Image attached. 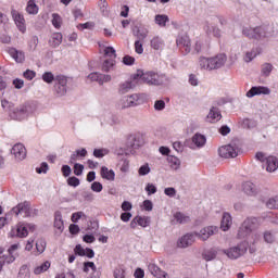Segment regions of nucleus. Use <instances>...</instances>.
<instances>
[{
  "mask_svg": "<svg viewBox=\"0 0 278 278\" xmlns=\"http://www.w3.org/2000/svg\"><path fill=\"white\" fill-rule=\"evenodd\" d=\"M193 233L195 235V239L198 238V240H201L202 242H207L208 238L218 233V226H205L200 230L193 231Z\"/></svg>",
  "mask_w": 278,
  "mask_h": 278,
  "instance_id": "nucleus-7",
  "label": "nucleus"
},
{
  "mask_svg": "<svg viewBox=\"0 0 278 278\" xmlns=\"http://www.w3.org/2000/svg\"><path fill=\"white\" fill-rule=\"evenodd\" d=\"M30 112L31 106L29 104L20 105L10 111V118L13 121H25Z\"/></svg>",
  "mask_w": 278,
  "mask_h": 278,
  "instance_id": "nucleus-5",
  "label": "nucleus"
},
{
  "mask_svg": "<svg viewBox=\"0 0 278 278\" xmlns=\"http://www.w3.org/2000/svg\"><path fill=\"white\" fill-rule=\"evenodd\" d=\"M223 118V114H220V110L216 106H212L206 115V123H218Z\"/></svg>",
  "mask_w": 278,
  "mask_h": 278,
  "instance_id": "nucleus-19",
  "label": "nucleus"
},
{
  "mask_svg": "<svg viewBox=\"0 0 278 278\" xmlns=\"http://www.w3.org/2000/svg\"><path fill=\"white\" fill-rule=\"evenodd\" d=\"M83 173H84V165L79 163L74 164V175L79 177L83 175Z\"/></svg>",
  "mask_w": 278,
  "mask_h": 278,
  "instance_id": "nucleus-61",
  "label": "nucleus"
},
{
  "mask_svg": "<svg viewBox=\"0 0 278 278\" xmlns=\"http://www.w3.org/2000/svg\"><path fill=\"white\" fill-rule=\"evenodd\" d=\"M217 255H218L217 249H214V248L206 249L202 252V260H204L205 262H214Z\"/></svg>",
  "mask_w": 278,
  "mask_h": 278,
  "instance_id": "nucleus-29",
  "label": "nucleus"
},
{
  "mask_svg": "<svg viewBox=\"0 0 278 278\" xmlns=\"http://www.w3.org/2000/svg\"><path fill=\"white\" fill-rule=\"evenodd\" d=\"M41 79L45 81V84H53L55 76L51 72H46L42 74Z\"/></svg>",
  "mask_w": 278,
  "mask_h": 278,
  "instance_id": "nucleus-49",
  "label": "nucleus"
},
{
  "mask_svg": "<svg viewBox=\"0 0 278 278\" xmlns=\"http://www.w3.org/2000/svg\"><path fill=\"white\" fill-rule=\"evenodd\" d=\"M34 231L36 226L31 224L20 223L15 227L11 228V231L8 233V238H27L29 236V230Z\"/></svg>",
  "mask_w": 278,
  "mask_h": 278,
  "instance_id": "nucleus-3",
  "label": "nucleus"
},
{
  "mask_svg": "<svg viewBox=\"0 0 278 278\" xmlns=\"http://www.w3.org/2000/svg\"><path fill=\"white\" fill-rule=\"evenodd\" d=\"M211 62H212V65H213V71H216L218 68H223V66L225 64H227V54L219 53L215 56H212Z\"/></svg>",
  "mask_w": 278,
  "mask_h": 278,
  "instance_id": "nucleus-18",
  "label": "nucleus"
},
{
  "mask_svg": "<svg viewBox=\"0 0 278 278\" xmlns=\"http://www.w3.org/2000/svg\"><path fill=\"white\" fill-rule=\"evenodd\" d=\"M62 34L61 33H54L50 40H49V45L50 47H53L54 49H56V47H60L62 45Z\"/></svg>",
  "mask_w": 278,
  "mask_h": 278,
  "instance_id": "nucleus-34",
  "label": "nucleus"
},
{
  "mask_svg": "<svg viewBox=\"0 0 278 278\" xmlns=\"http://www.w3.org/2000/svg\"><path fill=\"white\" fill-rule=\"evenodd\" d=\"M113 277L114 278H127V269L125 268V266L119 265V266L115 267L113 270Z\"/></svg>",
  "mask_w": 278,
  "mask_h": 278,
  "instance_id": "nucleus-37",
  "label": "nucleus"
},
{
  "mask_svg": "<svg viewBox=\"0 0 278 278\" xmlns=\"http://www.w3.org/2000/svg\"><path fill=\"white\" fill-rule=\"evenodd\" d=\"M17 278H31V271L29 270V267L27 265H23L20 268Z\"/></svg>",
  "mask_w": 278,
  "mask_h": 278,
  "instance_id": "nucleus-43",
  "label": "nucleus"
},
{
  "mask_svg": "<svg viewBox=\"0 0 278 278\" xmlns=\"http://www.w3.org/2000/svg\"><path fill=\"white\" fill-rule=\"evenodd\" d=\"M166 108V102H164V100H156L154 102V110L156 112H162V110H165Z\"/></svg>",
  "mask_w": 278,
  "mask_h": 278,
  "instance_id": "nucleus-59",
  "label": "nucleus"
},
{
  "mask_svg": "<svg viewBox=\"0 0 278 278\" xmlns=\"http://www.w3.org/2000/svg\"><path fill=\"white\" fill-rule=\"evenodd\" d=\"M177 45L180 49L185 51V53H190V51L192 50V45L190 43V37L188 36L178 37Z\"/></svg>",
  "mask_w": 278,
  "mask_h": 278,
  "instance_id": "nucleus-23",
  "label": "nucleus"
},
{
  "mask_svg": "<svg viewBox=\"0 0 278 278\" xmlns=\"http://www.w3.org/2000/svg\"><path fill=\"white\" fill-rule=\"evenodd\" d=\"M149 173H151V167L149 166V164H143L138 170L140 177H144L149 175Z\"/></svg>",
  "mask_w": 278,
  "mask_h": 278,
  "instance_id": "nucleus-57",
  "label": "nucleus"
},
{
  "mask_svg": "<svg viewBox=\"0 0 278 278\" xmlns=\"http://www.w3.org/2000/svg\"><path fill=\"white\" fill-rule=\"evenodd\" d=\"M47 170H49V164L47 163H41L39 167L36 168V173H38V175H42L47 174Z\"/></svg>",
  "mask_w": 278,
  "mask_h": 278,
  "instance_id": "nucleus-62",
  "label": "nucleus"
},
{
  "mask_svg": "<svg viewBox=\"0 0 278 278\" xmlns=\"http://www.w3.org/2000/svg\"><path fill=\"white\" fill-rule=\"evenodd\" d=\"M273 64L270 63H264L261 67V73L263 75V77H269L270 74L273 73Z\"/></svg>",
  "mask_w": 278,
  "mask_h": 278,
  "instance_id": "nucleus-44",
  "label": "nucleus"
},
{
  "mask_svg": "<svg viewBox=\"0 0 278 278\" xmlns=\"http://www.w3.org/2000/svg\"><path fill=\"white\" fill-rule=\"evenodd\" d=\"M68 84V78L66 76H58L55 84V92L59 97H64L66 94V86Z\"/></svg>",
  "mask_w": 278,
  "mask_h": 278,
  "instance_id": "nucleus-15",
  "label": "nucleus"
},
{
  "mask_svg": "<svg viewBox=\"0 0 278 278\" xmlns=\"http://www.w3.org/2000/svg\"><path fill=\"white\" fill-rule=\"evenodd\" d=\"M194 242H197V235L194 233V231H191L178 238L176 247L178 249H188L189 247H192Z\"/></svg>",
  "mask_w": 278,
  "mask_h": 278,
  "instance_id": "nucleus-8",
  "label": "nucleus"
},
{
  "mask_svg": "<svg viewBox=\"0 0 278 278\" xmlns=\"http://www.w3.org/2000/svg\"><path fill=\"white\" fill-rule=\"evenodd\" d=\"M55 278H75V274L71 271L61 273V274H58Z\"/></svg>",
  "mask_w": 278,
  "mask_h": 278,
  "instance_id": "nucleus-64",
  "label": "nucleus"
},
{
  "mask_svg": "<svg viewBox=\"0 0 278 278\" xmlns=\"http://www.w3.org/2000/svg\"><path fill=\"white\" fill-rule=\"evenodd\" d=\"M218 153L220 157H225L226 160L229 157H238L240 155V150L238 148H233L231 144L223 146L218 149Z\"/></svg>",
  "mask_w": 278,
  "mask_h": 278,
  "instance_id": "nucleus-12",
  "label": "nucleus"
},
{
  "mask_svg": "<svg viewBox=\"0 0 278 278\" xmlns=\"http://www.w3.org/2000/svg\"><path fill=\"white\" fill-rule=\"evenodd\" d=\"M81 218H84V220H87V216H86V213L84 212H76V213H73L72 216H71V220L72 223H79V220H81Z\"/></svg>",
  "mask_w": 278,
  "mask_h": 278,
  "instance_id": "nucleus-45",
  "label": "nucleus"
},
{
  "mask_svg": "<svg viewBox=\"0 0 278 278\" xmlns=\"http://www.w3.org/2000/svg\"><path fill=\"white\" fill-rule=\"evenodd\" d=\"M110 153V150L102 148V149H96L93 150L94 157H105Z\"/></svg>",
  "mask_w": 278,
  "mask_h": 278,
  "instance_id": "nucleus-55",
  "label": "nucleus"
},
{
  "mask_svg": "<svg viewBox=\"0 0 278 278\" xmlns=\"http://www.w3.org/2000/svg\"><path fill=\"white\" fill-rule=\"evenodd\" d=\"M263 238L267 244H273V242H275V235H273L270 231H265L263 233Z\"/></svg>",
  "mask_w": 278,
  "mask_h": 278,
  "instance_id": "nucleus-58",
  "label": "nucleus"
},
{
  "mask_svg": "<svg viewBox=\"0 0 278 278\" xmlns=\"http://www.w3.org/2000/svg\"><path fill=\"white\" fill-rule=\"evenodd\" d=\"M199 66L203 71H214V67L212 65V58L201 56L199 59Z\"/></svg>",
  "mask_w": 278,
  "mask_h": 278,
  "instance_id": "nucleus-32",
  "label": "nucleus"
},
{
  "mask_svg": "<svg viewBox=\"0 0 278 278\" xmlns=\"http://www.w3.org/2000/svg\"><path fill=\"white\" fill-rule=\"evenodd\" d=\"M267 173H275L278 168V159L275 156L266 157L265 165Z\"/></svg>",
  "mask_w": 278,
  "mask_h": 278,
  "instance_id": "nucleus-28",
  "label": "nucleus"
},
{
  "mask_svg": "<svg viewBox=\"0 0 278 278\" xmlns=\"http://www.w3.org/2000/svg\"><path fill=\"white\" fill-rule=\"evenodd\" d=\"M23 77H24V79L31 81V79H34L36 77V72H34L33 70H26L23 73Z\"/></svg>",
  "mask_w": 278,
  "mask_h": 278,
  "instance_id": "nucleus-60",
  "label": "nucleus"
},
{
  "mask_svg": "<svg viewBox=\"0 0 278 278\" xmlns=\"http://www.w3.org/2000/svg\"><path fill=\"white\" fill-rule=\"evenodd\" d=\"M21 249V244L18 243H15V244H12L9 249H8V255L7 257H16V251Z\"/></svg>",
  "mask_w": 278,
  "mask_h": 278,
  "instance_id": "nucleus-53",
  "label": "nucleus"
},
{
  "mask_svg": "<svg viewBox=\"0 0 278 278\" xmlns=\"http://www.w3.org/2000/svg\"><path fill=\"white\" fill-rule=\"evenodd\" d=\"M215 27H216V25H214L210 22H205L203 29H204L205 34H207V36H212V34L214 33Z\"/></svg>",
  "mask_w": 278,
  "mask_h": 278,
  "instance_id": "nucleus-56",
  "label": "nucleus"
},
{
  "mask_svg": "<svg viewBox=\"0 0 278 278\" xmlns=\"http://www.w3.org/2000/svg\"><path fill=\"white\" fill-rule=\"evenodd\" d=\"M192 144L195 149H203V146L207 142V138L204 135L197 132L191 138Z\"/></svg>",
  "mask_w": 278,
  "mask_h": 278,
  "instance_id": "nucleus-26",
  "label": "nucleus"
},
{
  "mask_svg": "<svg viewBox=\"0 0 278 278\" xmlns=\"http://www.w3.org/2000/svg\"><path fill=\"white\" fill-rule=\"evenodd\" d=\"M16 262V256H8L3 253V250L0 248V274L3 273V266L7 264H14Z\"/></svg>",
  "mask_w": 278,
  "mask_h": 278,
  "instance_id": "nucleus-25",
  "label": "nucleus"
},
{
  "mask_svg": "<svg viewBox=\"0 0 278 278\" xmlns=\"http://www.w3.org/2000/svg\"><path fill=\"white\" fill-rule=\"evenodd\" d=\"M110 81H112V76H110L108 74H100L99 75L98 84L100 86H103V84H110Z\"/></svg>",
  "mask_w": 278,
  "mask_h": 278,
  "instance_id": "nucleus-52",
  "label": "nucleus"
},
{
  "mask_svg": "<svg viewBox=\"0 0 278 278\" xmlns=\"http://www.w3.org/2000/svg\"><path fill=\"white\" fill-rule=\"evenodd\" d=\"M134 88H136L134 80H125L119 84L117 92L118 94H127V92L134 90Z\"/></svg>",
  "mask_w": 278,
  "mask_h": 278,
  "instance_id": "nucleus-27",
  "label": "nucleus"
},
{
  "mask_svg": "<svg viewBox=\"0 0 278 278\" xmlns=\"http://www.w3.org/2000/svg\"><path fill=\"white\" fill-rule=\"evenodd\" d=\"M169 21L170 20L166 14H157L154 17V22L159 25V27H166V23H168Z\"/></svg>",
  "mask_w": 278,
  "mask_h": 278,
  "instance_id": "nucleus-38",
  "label": "nucleus"
},
{
  "mask_svg": "<svg viewBox=\"0 0 278 278\" xmlns=\"http://www.w3.org/2000/svg\"><path fill=\"white\" fill-rule=\"evenodd\" d=\"M255 58H257V53L255 52V50H250V51L245 52V54L243 56V62H247V64H249V62H253V60H255Z\"/></svg>",
  "mask_w": 278,
  "mask_h": 278,
  "instance_id": "nucleus-47",
  "label": "nucleus"
},
{
  "mask_svg": "<svg viewBox=\"0 0 278 278\" xmlns=\"http://www.w3.org/2000/svg\"><path fill=\"white\" fill-rule=\"evenodd\" d=\"M52 25L55 29H60V27H62V17L59 14H52Z\"/></svg>",
  "mask_w": 278,
  "mask_h": 278,
  "instance_id": "nucleus-51",
  "label": "nucleus"
},
{
  "mask_svg": "<svg viewBox=\"0 0 278 278\" xmlns=\"http://www.w3.org/2000/svg\"><path fill=\"white\" fill-rule=\"evenodd\" d=\"M173 223H177L178 225H184L190 220V217L181 212L174 213Z\"/></svg>",
  "mask_w": 278,
  "mask_h": 278,
  "instance_id": "nucleus-33",
  "label": "nucleus"
},
{
  "mask_svg": "<svg viewBox=\"0 0 278 278\" xmlns=\"http://www.w3.org/2000/svg\"><path fill=\"white\" fill-rule=\"evenodd\" d=\"M114 66H116V60L105 59L102 63V71L110 73V71H114Z\"/></svg>",
  "mask_w": 278,
  "mask_h": 278,
  "instance_id": "nucleus-36",
  "label": "nucleus"
},
{
  "mask_svg": "<svg viewBox=\"0 0 278 278\" xmlns=\"http://www.w3.org/2000/svg\"><path fill=\"white\" fill-rule=\"evenodd\" d=\"M11 155H13L15 162H23L27 157V149L23 143H15L11 149Z\"/></svg>",
  "mask_w": 278,
  "mask_h": 278,
  "instance_id": "nucleus-11",
  "label": "nucleus"
},
{
  "mask_svg": "<svg viewBox=\"0 0 278 278\" xmlns=\"http://www.w3.org/2000/svg\"><path fill=\"white\" fill-rule=\"evenodd\" d=\"M148 197H151L152 194H155L157 192V187L153 182H148L144 188Z\"/></svg>",
  "mask_w": 278,
  "mask_h": 278,
  "instance_id": "nucleus-48",
  "label": "nucleus"
},
{
  "mask_svg": "<svg viewBox=\"0 0 278 278\" xmlns=\"http://www.w3.org/2000/svg\"><path fill=\"white\" fill-rule=\"evenodd\" d=\"M247 251H249V242L242 241L228 250H224V253L229 260H238L242 257V255H245Z\"/></svg>",
  "mask_w": 278,
  "mask_h": 278,
  "instance_id": "nucleus-4",
  "label": "nucleus"
},
{
  "mask_svg": "<svg viewBox=\"0 0 278 278\" xmlns=\"http://www.w3.org/2000/svg\"><path fill=\"white\" fill-rule=\"evenodd\" d=\"M100 175L102 179H106V181H114V179H116V173H114V169H110L106 166L101 167Z\"/></svg>",
  "mask_w": 278,
  "mask_h": 278,
  "instance_id": "nucleus-30",
  "label": "nucleus"
},
{
  "mask_svg": "<svg viewBox=\"0 0 278 278\" xmlns=\"http://www.w3.org/2000/svg\"><path fill=\"white\" fill-rule=\"evenodd\" d=\"M9 55L16 62V64H23L25 62V52L16 48L9 47L7 48Z\"/></svg>",
  "mask_w": 278,
  "mask_h": 278,
  "instance_id": "nucleus-16",
  "label": "nucleus"
},
{
  "mask_svg": "<svg viewBox=\"0 0 278 278\" xmlns=\"http://www.w3.org/2000/svg\"><path fill=\"white\" fill-rule=\"evenodd\" d=\"M140 99H142V94L140 93H132L130 96H125L121 100V105L124 109L136 108L137 105H140Z\"/></svg>",
  "mask_w": 278,
  "mask_h": 278,
  "instance_id": "nucleus-10",
  "label": "nucleus"
},
{
  "mask_svg": "<svg viewBox=\"0 0 278 278\" xmlns=\"http://www.w3.org/2000/svg\"><path fill=\"white\" fill-rule=\"evenodd\" d=\"M242 191L244 192V194H247V197H257V194H260L257 186L249 181L242 185Z\"/></svg>",
  "mask_w": 278,
  "mask_h": 278,
  "instance_id": "nucleus-21",
  "label": "nucleus"
},
{
  "mask_svg": "<svg viewBox=\"0 0 278 278\" xmlns=\"http://www.w3.org/2000/svg\"><path fill=\"white\" fill-rule=\"evenodd\" d=\"M134 79H141V81L148 86H163V84L168 81V77H166V75L153 71H138L134 76Z\"/></svg>",
  "mask_w": 278,
  "mask_h": 278,
  "instance_id": "nucleus-1",
  "label": "nucleus"
},
{
  "mask_svg": "<svg viewBox=\"0 0 278 278\" xmlns=\"http://www.w3.org/2000/svg\"><path fill=\"white\" fill-rule=\"evenodd\" d=\"M266 206L269 210H278V195L269 198L266 202Z\"/></svg>",
  "mask_w": 278,
  "mask_h": 278,
  "instance_id": "nucleus-46",
  "label": "nucleus"
},
{
  "mask_svg": "<svg viewBox=\"0 0 278 278\" xmlns=\"http://www.w3.org/2000/svg\"><path fill=\"white\" fill-rule=\"evenodd\" d=\"M261 94H270V88L266 86H255L252 87L247 93L248 99H253V97H260Z\"/></svg>",
  "mask_w": 278,
  "mask_h": 278,
  "instance_id": "nucleus-14",
  "label": "nucleus"
},
{
  "mask_svg": "<svg viewBox=\"0 0 278 278\" xmlns=\"http://www.w3.org/2000/svg\"><path fill=\"white\" fill-rule=\"evenodd\" d=\"M167 162L173 170H178V168L181 166V161H179L177 156H168Z\"/></svg>",
  "mask_w": 278,
  "mask_h": 278,
  "instance_id": "nucleus-40",
  "label": "nucleus"
},
{
  "mask_svg": "<svg viewBox=\"0 0 278 278\" xmlns=\"http://www.w3.org/2000/svg\"><path fill=\"white\" fill-rule=\"evenodd\" d=\"M91 190L93 192H102L103 185L101 182H99V181H94V182L91 184Z\"/></svg>",
  "mask_w": 278,
  "mask_h": 278,
  "instance_id": "nucleus-63",
  "label": "nucleus"
},
{
  "mask_svg": "<svg viewBox=\"0 0 278 278\" xmlns=\"http://www.w3.org/2000/svg\"><path fill=\"white\" fill-rule=\"evenodd\" d=\"M51 268V263L49 261H46L43 264L40 266H37L34 269L35 275H42V273H47V269Z\"/></svg>",
  "mask_w": 278,
  "mask_h": 278,
  "instance_id": "nucleus-42",
  "label": "nucleus"
},
{
  "mask_svg": "<svg viewBox=\"0 0 278 278\" xmlns=\"http://www.w3.org/2000/svg\"><path fill=\"white\" fill-rule=\"evenodd\" d=\"M149 273L153 275V277L156 278H168V274L164 270H162L157 265L150 263L148 265Z\"/></svg>",
  "mask_w": 278,
  "mask_h": 278,
  "instance_id": "nucleus-22",
  "label": "nucleus"
},
{
  "mask_svg": "<svg viewBox=\"0 0 278 278\" xmlns=\"http://www.w3.org/2000/svg\"><path fill=\"white\" fill-rule=\"evenodd\" d=\"M232 225H233V218L231 217V214L224 212L220 220L222 231H229Z\"/></svg>",
  "mask_w": 278,
  "mask_h": 278,
  "instance_id": "nucleus-20",
  "label": "nucleus"
},
{
  "mask_svg": "<svg viewBox=\"0 0 278 278\" xmlns=\"http://www.w3.org/2000/svg\"><path fill=\"white\" fill-rule=\"evenodd\" d=\"M54 228L56 229V233L64 231V219H62L61 212H56L54 215Z\"/></svg>",
  "mask_w": 278,
  "mask_h": 278,
  "instance_id": "nucleus-31",
  "label": "nucleus"
},
{
  "mask_svg": "<svg viewBox=\"0 0 278 278\" xmlns=\"http://www.w3.org/2000/svg\"><path fill=\"white\" fill-rule=\"evenodd\" d=\"M11 14L18 31H21V34H25L27 31V26L25 25V17L16 10H12Z\"/></svg>",
  "mask_w": 278,
  "mask_h": 278,
  "instance_id": "nucleus-13",
  "label": "nucleus"
},
{
  "mask_svg": "<svg viewBox=\"0 0 278 278\" xmlns=\"http://www.w3.org/2000/svg\"><path fill=\"white\" fill-rule=\"evenodd\" d=\"M262 223L261 218L257 217H248L241 225L240 229H239V236L241 238H244L247 236V233H249V231H251V229H255V227H260Z\"/></svg>",
  "mask_w": 278,
  "mask_h": 278,
  "instance_id": "nucleus-6",
  "label": "nucleus"
},
{
  "mask_svg": "<svg viewBox=\"0 0 278 278\" xmlns=\"http://www.w3.org/2000/svg\"><path fill=\"white\" fill-rule=\"evenodd\" d=\"M127 144L132 149H137V147H140V135H129L127 137Z\"/></svg>",
  "mask_w": 278,
  "mask_h": 278,
  "instance_id": "nucleus-35",
  "label": "nucleus"
},
{
  "mask_svg": "<svg viewBox=\"0 0 278 278\" xmlns=\"http://www.w3.org/2000/svg\"><path fill=\"white\" fill-rule=\"evenodd\" d=\"M38 4H36V0H29L26 5L27 14L36 15L38 14Z\"/></svg>",
  "mask_w": 278,
  "mask_h": 278,
  "instance_id": "nucleus-39",
  "label": "nucleus"
},
{
  "mask_svg": "<svg viewBox=\"0 0 278 278\" xmlns=\"http://www.w3.org/2000/svg\"><path fill=\"white\" fill-rule=\"evenodd\" d=\"M151 225V218L147 216H136L130 222L131 229H137L138 227L147 228Z\"/></svg>",
  "mask_w": 278,
  "mask_h": 278,
  "instance_id": "nucleus-17",
  "label": "nucleus"
},
{
  "mask_svg": "<svg viewBox=\"0 0 278 278\" xmlns=\"http://www.w3.org/2000/svg\"><path fill=\"white\" fill-rule=\"evenodd\" d=\"M150 47L151 49H153L154 51H163L164 47H166V43L164 42V39L160 36H154L151 40H150Z\"/></svg>",
  "mask_w": 278,
  "mask_h": 278,
  "instance_id": "nucleus-24",
  "label": "nucleus"
},
{
  "mask_svg": "<svg viewBox=\"0 0 278 278\" xmlns=\"http://www.w3.org/2000/svg\"><path fill=\"white\" fill-rule=\"evenodd\" d=\"M243 36H247V38H255L258 40L260 38H266V29L264 27H250L244 26L242 29Z\"/></svg>",
  "mask_w": 278,
  "mask_h": 278,
  "instance_id": "nucleus-9",
  "label": "nucleus"
},
{
  "mask_svg": "<svg viewBox=\"0 0 278 278\" xmlns=\"http://www.w3.org/2000/svg\"><path fill=\"white\" fill-rule=\"evenodd\" d=\"M104 58L105 60H116V50L114 47L104 48Z\"/></svg>",
  "mask_w": 278,
  "mask_h": 278,
  "instance_id": "nucleus-41",
  "label": "nucleus"
},
{
  "mask_svg": "<svg viewBox=\"0 0 278 278\" xmlns=\"http://www.w3.org/2000/svg\"><path fill=\"white\" fill-rule=\"evenodd\" d=\"M11 213L15 214V216H22V218L38 216V210L31 208V206L27 202L17 204L11 210Z\"/></svg>",
  "mask_w": 278,
  "mask_h": 278,
  "instance_id": "nucleus-2",
  "label": "nucleus"
},
{
  "mask_svg": "<svg viewBox=\"0 0 278 278\" xmlns=\"http://www.w3.org/2000/svg\"><path fill=\"white\" fill-rule=\"evenodd\" d=\"M90 270H92V273H97V265H94L93 262L84 263V273H90Z\"/></svg>",
  "mask_w": 278,
  "mask_h": 278,
  "instance_id": "nucleus-54",
  "label": "nucleus"
},
{
  "mask_svg": "<svg viewBox=\"0 0 278 278\" xmlns=\"http://www.w3.org/2000/svg\"><path fill=\"white\" fill-rule=\"evenodd\" d=\"M36 249L37 252L40 253H45V250L47 249V242L43 239H39L36 241Z\"/></svg>",
  "mask_w": 278,
  "mask_h": 278,
  "instance_id": "nucleus-50",
  "label": "nucleus"
}]
</instances>
